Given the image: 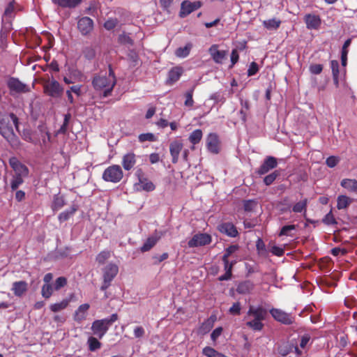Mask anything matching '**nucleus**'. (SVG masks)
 I'll list each match as a JSON object with an SVG mask.
<instances>
[{
  "instance_id": "nucleus-1",
  "label": "nucleus",
  "mask_w": 357,
  "mask_h": 357,
  "mask_svg": "<svg viewBox=\"0 0 357 357\" xmlns=\"http://www.w3.org/2000/svg\"><path fill=\"white\" fill-rule=\"evenodd\" d=\"M17 130L19 128V119L15 114L10 113L8 116H0V134L8 142L12 149L17 150L22 146V142L15 135L13 126Z\"/></svg>"
},
{
  "instance_id": "nucleus-2",
  "label": "nucleus",
  "mask_w": 357,
  "mask_h": 357,
  "mask_svg": "<svg viewBox=\"0 0 357 357\" xmlns=\"http://www.w3.org/2000/svg\"><path fill=\"white\" fill-rule=\"evenodd\" d=\"M116 83V76L111 65H109L108 77L96 75L92 81L93 86L96 91L104 89L103 97H107L111 94Z\"/></svg>"
},
{
  "instance_id": "nucleus-3",
  "label": "nucleus",
  "mask_w": 357,
  "mask_h": 357,
  "mask_svg": "<svg viewBox=\"0 0 357 357\" xmlns=\"http://www.w3.org/2000/svg\"><path fill=\"white\" fill-rule=\"evenodd\" d=\"M268 312L263 306L250 305L247 312L248 317H252L253 319L246 322V326L254 331H261L264 326L262 323L266 319Z\"/></svg>"
},
{
  "instance_id": "nucleus-4",
  "label": "nucleus",
  "mask_w": 357,
  "mask_h": 357,
  "mask_svg": "<svg viewBox=\"0 0 357 357\" xmlns=\"http://www.w3.org/2000/svg\"><path fill=\"white\" fill-rule=\"evenodd\" d=\"M119 319L116 313L112 314L109 317L95 320L91 324L93 334L101 339L107 333L109 327Z\"/></svg>"
},
{
  "instance_id": "nucleus-5",
  "label": "nucleus",
  "mask_w": 357,
  "mask_h": 357,
  "mask_svg": "<svg viewBox=\"0 0 357 357\" xmlns=\"http://www.w3.org/2000/svg\"><path fill=\"white\" fill-rule=\"evenodd\" d=\"M102 272L103 281L100 287V290L106 291L111 285L112 280L117 275L119 267L114 263H109L102 268Z\"/></svg>"
},
{
  "instance_id": "nucleus-6",
  "label": "nucleus",
  "mask_w": 357,
  "mask_h": 357,
  "mask_svg": "<svg viewBox=\"0 0 357 357\" xmlns=\"http://www.w3.org/2000/svg\"><path fill=\"white\" fill-rule=\"evenodd\" d=\"M123 176L121 167L118 165H112L107 167L102 173V179L106 182L119 183Z\"/></svg>"
},
{
  "instance_id": "nucleus-7",
  "label": "nucleus",
  "mask_w": 357,
  "mask_h": 357,
  "mask_svg": "<svg viewBox=\"0 0 357 357\" xmlns=\"http://www.w3.org/2000/svg\"><path fill=\"white\" fill-rule=\"evenodd\" d=\"M44 93L52 98H58L61 97L63 88L59 82L55 79L46 82L43 85Z\"/></svg>"
},
{
  "instance_id": "nucleus-8",
  "label": "nucleus",
  "mask_w": 357,
  "mask_h": 357,
  "mask_svg": "<svg viewBox=\"0 0 357 357\" xmlns=\"http://www.w3.org/2000/svg\"><path fill=\"white\" fill-rule=\"evenodd\" d=\"M269 312L272 317L278 322L284 325H291L294 323V317L281 309L272 307Z\"/></svg>"
},
{
  "instance_id": "nucleus-9",
  "label": "nucleus",
  "mask_w": 357,
  "mask_h": 357,
  "mask_svg": "<svg viewBox=\"0 0 357 357\" xmlns=\"http://www.w3.org/2000/svg\"><path fill=\"white\" fill-rule=\"evenodd\" d=\"M293 351L297 356L303 355V351L299 349L295 340L284 342L278 347V352L282 356H286Z\"/></svg>"
},
{
  "instance_id": "nucleus-10",
  "label": "nucleus",
  "mask_w": 357,
  "mask_h": 357,
  "mask_svg": "<svg viewBox=\"0 0 357 357\" xmlns=\"http://www.w3.org/2000/svg\"><path fill=\"white\" fill-rule=\"evenodd\" d=\"M202 6V2L200 1H183L180 5V17H185L195 10H198Z\"/></svg>"
},
{
  "instance_id": "nucleus-11",
  "label": "nucleus",
  "mask_w": 357,
  "mask_h": 357,
  "mask_svg": "<svg viewBox=\"0 0 357 357\" xmlns=\"http://www.w3.org/2000/svg\"><path fill=\"white\" fill-rule=\"evenodd\" d=\"M211 236L206 233H199L195 234L188 241V245L190 248L204 246L211 242Z\"/></svg>"
},
{
  "instance_id": "nucleus-12",
  "label": "nucleus",
  "mask_w": 357,
  "mask_h": 357,
  "mask_svg": "<svg viewBox=\"0 0 357 357\" xmlns=\"http://www.w3.org/2000/svg\"><path fill=\"white\" fill-rule=\"evenodd\" d=\"M9 165L15 172L14 175L23 177L28 176L29 173L28 167L22 164L16 157H12L9 159Z\"/></svg>"
},
{
  "instance_id": "nucleus-13",
  "label": "nucleus",
  "mask_w": 357,
  "mask_h": 357,
  "mask_svg": "<svg viewBox=\"0 0 357 357\" xmlns=\"http://www.w3.org/2000/svg\"><path fill=\"white\" fill-rule=\"evenodd\" d=\"M306 28L310 30H319L321 25V19L319 15L307 13L303 17Z\"/></svg>"
},
{
  "instance_id": "nucleus-14",
  "label": "nucleus",
  "mask_w": 357,
  "mask_h": 357,
  "mask_svg": "<svg viewBox=\"0 0 357 357\" xmlns=\"http://www.w3.org/2000/svg\"><path fill=\"white\" fill-rule=\"evenodd\" d=\"M220 142L219 137L216 133H209L206 137V148L208 151L213 154H218L220 152Z\"/></svg>"
},
{
  "instance_id": "nucleus-15",
  "label": "nucleus",
  "mask_w": 357,
  "mask_h": 357,
  "mask_svg": "<svg viewBox=\"0 0 357 357\" xmlns=\"http://www.w3.org/2000/svg\"><path fill=\"white\" fill-rule=\"evenodd\" d=\"M278 165L277 159L273 156H267L259 168L257 170L259 175H264Z\"/></svg>"
},
{
  "instance_id": "nucleus-16",
  "label": "nucleus",
  "mask_w": 357,
  "mask_h": 357,
  "mask_svg": "<svg viewBox=\"0 0 357 357\" xmlns=\"http://www.w3.org/2000/svg\"><path fill=\"white\" fill-rule=\"evenodd\" d=\"M77 28L82 35H86L93 30V21L89 17H83L78 20Z\"/></svg>"
},
{
  "instance_id": "nucleus-17",
  "label": "nucleus",
  "mask_w": 357,
  "mask_h": 357,
  "mask_svg": "<svg viewBox=\"0 0 357 357\" xmlns=\"http://www.w3.org/2000/svg\"><path fill=\"white\" fill-rule=\"evenodd\" d=\"M218 230L224 234L232 238L238 236V231L236 226L229 222H222L219 225Z\"/></svg>"
},
{
  "instance_id": "nucleus-18",
  "label": "nucleus",
  "mask_w": 357,
  "mask_h": 357,
  "mask_svg": "<svg viewBox=\"0 0 357 357\" xmlns=\"http://www.w3.org/2000/svg\"><path fill=\"white\" fill-rule=\"evenodd\" d=\"M8 87L12 91L24 93L29 91L28 86L21 82L18 79L11 77L8 82Z\"/></svg>"
},
{
  "instance_id": "nucleus-19",
  "label": "nucleus",
  "mask_w": 357,
  "mask_h": 357,
  "mask_svg": "<svg viewBox=\"0 0 357 357\" xmlns=\"http://www.w3.org/2000/svg\"><path fill=\"white\" fill-rule=\"evenodd\" d=\"M137 162V155L133 152L126 153L121 161V165L126 171L132 169Z\"/></svg>"
},
{
  "instance_id": "nucleus-20",
  "label": "nucleus",
  "mask_w": 357,
  "mask_h": 357,
  "mask_svg": "<svg viewBox=\"0 0 357 357\" xmlns=\"http://www.w3.org/2000/svg\"><path fill=\"white\" fill-rule=\"evenodd\" d=\"M217 47L218 46H211L208 50L209 53L215 63H222L227 58V52L219 50Z\"/></svg>"
},
{
  "instance_id": "nucleus-21",
  "label": "nucleus",
  "mask_w": 357,
  "mask_h": 357,
  "mask_svg": "<svg viewBox=\"0 0 357 357\" xmlns=\"http://www.w3.org/2000/svg\"><path fill=\"white\" fill-rule=\"evenodd\" d=\"M217 320L215 314L211 315L207 319H206L198 328V333L205 335L208 333L211 328L213 327L215 322Z\"/></svg>"
},
{
  "instance_id": "nucleus-22",
  "label": "nucleus",
  "mask_w": 357,
  "mask_h": 357,
  "mask_svg": "<svg viewBox=\"0 0 357 357\" xmlns=\"http://www.w3.org/2000/svg\"><path fill=\"white\" fill-rule=\"evenodd\" d=\"M74 297L75 294L72 293L68 298L62 300L61 302L50 305V310L53 312H57L66 309L68 306L69 303L73 301Z\"/></svg>"
},
{
  "instance_id": "nucleus-23",
  "label": "nucleus",
  "mask_w": 357,
  "mask_h": 357,
  "mask_svg": "<svg viewBox=\"0 0 357 357\" xmlns=\"http://www.w3.org/2000/svg\"><path fill=\"white\" fill-rule=\"evenodd\" d=\"M90 305L88 303L80 305L78 308L75 310L74 314V320L77 322H80L86 319V313L89 309Z\"/></svg>"
},
{
  "instance_id": "nucleus-24",
  "label": "nucleus",
  "mask_w": 357,
  "mask_h": 357,
  "mask_svg": "<svg viewBox=\"0 0 357 357\" xmlns=\"http://www.w3.org/2000/svg\"><path fill=\"white\" fill-rule=\"evenodd\" d=\"M222 261L224 264V269L225 271V273L224 275H220L218 278L220 281L229 280L231 278L232 276V264L229 263V258L222 257Z\"/></svg>"
},
{
  "instance_id": "nucleus-25",
  "label": "nucleus",
  "mask_w": 357,
  "mask_h": 357,
  "mask_svg": "<svg viewBox=\"0 0 357 357\" xmlns=\"http://www.w3.org/2000/svg\"><path fill=\"white\" fill-rule=\"evenodd\" d=\"M255 285L252 282L245 280L238 284L236 291L240 294H248L252 291Z\"/></svg>"
},
{
  "instance_id": "nucleus-26",
  "label": "nucleus",
  "mask_w": 357,
  "mask_h": 357,
  "mask_svg": "<svg viewBox=\"0 0 357 357\" xmlns=\"http://www.w3.org/2000/svg\"><path fill=\"white\" fill-rule=\"evenodd\" d=\"M27 283L25 281L15 282L13 284L12 291L16 296H22L27 291Z\"/></svg>"
},
{
  "instance_id": "nucleus-27",
  "label": "nucleus",
  "mask_w": 357,
  "mask_h": 357,
  "mask_svg": "<svg viewBox=\"0 0 357 357\" xmlns=\"http://www.w3.org/2000/svg\"><path fill=\"white\" fill-rule=\"evenodd\" d=\"M161 235L155 233L154 235L149 237L144 245L141 247V251L144 252L150 250L160 238Z\"/></svg>"
},
{
  "instance_id": "nucleus-28",
  "label": "nucleus",
  "mask_w": 357,
  "mask_h": 357,
  "mask_svg": "<svg viewBox=\"0 0 357 357\" xmlns=\"http://www.w3.org/2000/svg\"><path fill=\"white\" fill-rule=\"evenodd\" d=\"M135 186L137 190H142L146 192H151L155 188V185L146 178H144L142 181L136 183Z\"/></svg>"
},
{
  "instance_id": "nucleus-29",
  "label": "nucleus",
  "mask_w": 357,
  "mask_h": 357,
  "mask_svg": "<svg viewBox=\"0 0 357 357\" xmlns=\"http://www.w3.org/2000/svg\"><path fill=\"white\" fill-rule=\"evenodd\" d=\"M203 136V132L202 130L200 129H196L194 131H192L188 139L190 142L192 144L191 149H195V145L199 144L200 141L202 140Z\"/></svg>"
},
{
  "instance_id": "nucleus-30",
  "label": "nucleus",
  "mask_w": 357,
  "mask_h": 357,
  "mask_svg": "<svg viewBox=\"0 0 357 357\" xmlns=\"http://www.w3.org/2000/svg\"><path fill=\"white\" fill-rule=\"evenodd\" d=\"M341 185L349 191L357 194V181L356 179L344 178L341 181Z\"/></svg>"
},
{
  "instance_id": "nucleus-31",
  "label": "nucleus",
  "mask_w": 357,
  "mask_h": 357,
  "mask_svg": "<svg viewBox=\"0 0 357 357\" xmlns=\"http://www.w3.org/2000/svg\"><path fill=\"white\" fill-rule=\"evenodd\" d=\"M36 39V45H40L43 42H45V45H52L54 42L53 36L48 32L43 33L41 36H37Z\"/></svg>"
},
{
  "instance_id": "nucleus-32",
  "label": "nucleus",
  "mask_w": 357,
  "mask_h": 357,
  "mask_svg": "<svg viewBox=\"0 0 357 357\" xmlns=\"http://www.w3.org/2000/svg\"><path fill=\"white\" fill-rule=\"evenodd\" d=\"M66 205L64 197L59 195L54 196L52 208L53 211H58Z\"/></svg>"
},
{
  "instance_id": "nucleus-33",
  "label": "nucleus",
  "mask_w": 357,
  "mask_h": 357,
  "mask_svg": "<svg viewBox=\"0 0 357 357\" xmlns=\"http://www.w3.org/2000/svg\"><path fill=\"white\" fill-rule=\"evenodd\" d=\"M3 26L0 32V37L1 42L6 37V33L12 29V23L10 19L3 18L2 19Z\"/></svg>"
},
{
  "instance_id": "nucleus-34",
  "label": "nucleus",
  "mask_w": 357,
  "mask_h": 357,
  "mask_svg": "<svg viewBox=\"0 0 357 357\" xmlns=\"http://www.w3.org/2000/svg\"><path fill=\"white\" fill-rule=\"evenodd\" d=\"M202 354L207 357H228L211 347H205Z\"/></svg>"
},
{
  "instance_id": "nucleus-35",
  "label": "nucleus",
  "mask_w": 357,
  "mask_h": 357,
  "mask_svg": "<svg viewBox=\"0 0 357 357\" xmlns=\"http://www.w3.org/2000/svg\"><path fill=\"white\" fill-rule=\"evenodd\" d=\"M281 21L279 19L273 18L263 22V25L269 30H275L279 28Z\"/></svg>"
},
{
  "instance_id": "nucleus-36",
  "label": "nucleus",
  "mask_w": 357,
  "mask_h": 357,
  "mask_svg": "<svg viewBox=\"0 0 357 357\" xmlns=\"http://www.w3.org/2000/svg\"><path fill=\"white\" fill-rule=\"evenodd\" d=\"M351 203V199L349 197L345 195H340L337 200V208L339 210L346 208Z\"/></svg>"
},
{
  "instance_id": "nucleus-37",
  "label": "nucleus",
  "mask_w": 357,
  "mask_h": 357,
  "mask_svg": "<svg viewBox=\"0 0 357 357\" xmlns=\"http://www.w3.org/2000/svg\"><path fill=\"white\" fill-rule=\"evenodd\" d=\"M77 211V208L73 206L70 210H66L59 215L58 219L59 222H63L67 221Z\"/></svg>"
},
{
  "instance_id": "nucleus-38",
  "label": "nucleus",
  "mask_w": 357,
  "mask_h": 357,
  "mask_svg": "<svg viewBox=\"0 0 357 357\" xmlns=\"http://www.w3.org/2000/svg\"><path fill=\"white\" fill-rule=\"evenodd\" d=\"M307 206V199H304L303 200L296 203L292 207V211L294 213H306Z\"/></svg>"
},
{
  "instance_id": "nucleus-39",
  "label": "nucleus",
  "mask_w": 357,
  "mask_h": 357,
  "mask_svg": "<svg viewBox=\"0 0 357 357\" xmlns=\"http://www.w3.org/2000/svg\"><path fill=\"white\" fill-rule=\"evenodd\" d=\"M194 89H190L184 93V105L189 109H192L194 105V100L192 98Z\"/></svg>"
},
{
  "instance_id": "nucleus-40",
  "label": "nucleus",
  "mask_w": 357,
  "mask_h": 357,
  "mask_svg": "<svg viewBox=\"0 0 357 357\" xmlns=\"http://www.w3.org/2000/svg\"><path fill=\"white\" fill-rule=\"evenodd\" d=\"M54 290V287L51 284H43L41 288V295L44 298L48 299L52 296Z\"/></svg>"
},
{
  "instance_id": "nucleus-41",
  "label": "nucleus",
  "mask_w": 357,
  "mask_h": 357,
  "mask_svg": "<svg viewBox=\"0 0 357 357\" xmlns=\"http://www.w3.org/2000/svg\"><path fill=\"white\" fill-rule=\"evenodd\" d=\"M87 343L89 345V349L91 351H95L101 347V343L98 341V340L95 337H89L87 340Z\"/></svg>"
},
{
  "instance_id": "nucleus-42",
  "label": "nucleus",
  "mask_w": 357,
  "mask_h": 357,
  "mask_svg": "<svg viewBox=\"0 0 357 357\" xmlns=\"http://www.w3.org/2000/svg\"><path fill=\"white\" fill-rule=\"evenodd\" d=\"M178 79V67L173 68L168 75L167 83L169 85L175 83Z\"/></svg>"
},
{
  "instance_id": "nucleus-43",
  "label": "nucleus",
  "mask_w": 357,
  "mask_h": 357,
  "mask_svg": "<svg viewBox=\"0 0 357 357\" xmlns=\"http://www.w3.org/2000/svg\"><path fill=\"white\" fill-rule=\"evenodd\" d=\"M296 228V225H288L283 226L280 232L279 236H293L294 234L291 233L292 231H294Z\"/></svg>"
},
{
  "instance_id": "nucleus-44",
  "label": "nucleus",
  "mask_w": 357,
  "mask_h": 357,
  "mask_svg": "<svg viewBox=\"0 0 357 357\" xmlns=\"http://www.w3.org/2000/svg\"><path fill=\"white\" fill-rule=\"evenodd\" d=\"M170 153L172 156V162H177L178 160V142L175 141L170 144Z\"/></svg>"
},
{
  "instance_id": "nucleus-45",
  "label": "nucleus",
  "mask_w": 357,
  "mask_h": 357,
  "mask_svg": "<svg viewBox=\"0 0 357 357\" xmlns=\"http://www.w3.org/2000/svg\"><path fill=\"white\" fill-rule=\"evenodd\" d=\"M111 257L109 250H102L96 256V260L99 264H103Z\"/></svg>"
},
{
  "instance_id": "nucleus-46",
  "label": "nucleus",
  "mask_w": 357,
  "mask_h": 357,
  "mask_svg": "<svg viewBox=\"0 0 357 357\" xmlns=\"http://www.w3.org/2000/svg\"><path fill=\"white\" fill-rule=\"evenodd\" d=\"M23 176L13 175L12 180L10 181V188L12 190H16L20 185L24 183Z\"/></svg>"
},
{
  "instance_id": "nucleus-47",
  "label": "nucleus",
  "mask_w": 357,
  "mask_h": 357,
  "mask_svg": "<svg viewBox=\"0 0 357 357\" xmlns=\"http://www.w3.org/2000/svg\"><path fill=\"white\" fill-rule=\"evenodd\" d=\"M70 119V114H65L63 124L61 125L60 128L56 131V135H59V134H66V133Z\"/></svg>"
},
{
  "instance_id": "nucleus-48",
  "label": "nucleus",
  "mask_w": 357,
  "mask_h": 357,
  "mask_svg": "<svg viewBox=\"0 0 357 357\" xmlns=\"http://www.w3.org/2000/svg\"><path fill=\"white\" fill-rule=\"evenodd\" d=\"M138 139L142 143L144 142H155L157 137L153 133L147 132L140 134L138 137Z\"/></svg>"
},
{
  "instance_id": "nucleus-49",
  "label": "nucleus",
  "mask_w": 357,
  "mask_h": 357,
  "mask_svg": "<svg viewBox=\"0 0 357 357\" xmlns=\"http://www.w3.org/2000/svg\"><path fill=\"white\" fill-rule=\"evenodd\" d=\"M280 174L279 171L275 170L273 172H272L271 174L266 176L264 178V183L266 185H271L275 181L276 178L280 176Z\"/></svg>"
},
{
  "instance_id": "nucleus-50",
  "label": "nucleus",
  "mask_w": 357,
  "mask_h": 357,
  "mask_svg": "<svg viewBox=\"0 0 357 357\" xmlns=\"http://www.w3.org/2000/svg\"><path fill=\"white\" fill-rule=\"evenodd\" d=\"M257 202L253 199H248L243 201V209L246 212H251L254 211L257 206Z\"/></svg>"
},
{
  "instance_id": "nucleus-51",
  "label": "nucleus",
  "mask_w": 357,
  "mask_h": 357,
  "mask_svg": "<svg viewBox=\"0 0 357 357\" xmlns=\"http://www.w3.org/2000/svg\"><path fill=\"white\" fill-rule=\"evenodd\" d=\"M67 284V279L63 276L59 277L56 279L54 284V289L56 291L59 290Z\"/></svg>"
},
{
  "instance_id": "nucleus-52",
  "label": "nucleus",
  "mask_w": 357,
  "mask_h": 357,
  "mask_svg": "<svg viewBox=\"0 0 357 357\" xmlns=\"http://www.w3.org/2000/svg\"><path fill=\"white\" fill-rule=\"evenodd\" d=\"M17 131L20 133L22 139L27 142H33L32 138V132L29 129H24L22 132H20L19 130Z\"/></svg>"
},
{
  "instance_id": "nucleus-53",
  "label": "nucleus",
  "mask_w": 357,
  "mask_h": 357,
  "mask_svg": "<svg viewBox=\"0 0 357 357\" xmlns=\"http://www.w3.org/2000/svg\"><path fill=\"white\" fill-rule=\"evenodd\" d=\"M239 249L238 245H231L225 250L222 257L229 258Z\"/></svg>"
},
{
  "instance_id": "nucleus-54",
  "label": "nucleus",
  "mask_w": 357,
  "mask_h": 357,
  "mask_svg": "<svg viewBox=\"0 0 357 357\" xmlns=\"http://www.w3.org/2000/svg\"><path fill=\"white\" fill-rule=\"evenodd\" d=\"M119 42L121 45H132L133 43L132 39L126 33H123L119 36Z\"/></svg>"
},
{
  "instance_id": "nucleus-55",
  "label": "nucleus",
  "mask_w": 357,
  "mask_h": 357,
  "mask_svg": "<svg viewBox=\"0 0 357 357\" xmlns=\"http://www.w3.org/2000/svg\"><path fill=\"white\" fill-rule=\"evenodd\" d=\"M15 11V7L13 2L8 3L5 9L3 18L11 19Z\"/></svg>"
},
{
  "instance_id": "nucleus-56",
  "label": "nucleus",
  "mask_w": 357,
  "mask_h": 357,
  "mask_svg": "<svg viewBox=\"0 0 357 357\" xmlns=\"http://www.w3.org/2000/svg\"><path fill=\"white\" fill-rule=\"evenodd\" d=\"M119 20L116 18H109L105 23L104 27L107 30H112L118 24Z\"/></svg>"
},
{
  "instance_id": "nucleus-57",
  "label": "nucleus",
  "mask_w": 357,
  "mask_h": 357,
  "mask_svg": "<svg viewBox=\"0 0 357 357\" xmlns=\"http://www.w3.org/2000/svg\"><path fill=\"white\" fill-rule=\"evenodd\" d=\"M241 306L239 302L234 303L231 307L229 309V312L231 315H239L241 314Z\"/></svg>"
},
{
  "instance_id": "nucleus-58",
  "label": "nucleus",
  "mask_w": 357,
  "mask_h": 357,
  "mask_svg": "<svg viewBox=\"0 0 357 357\" xmlns=\"http://www.w3.org/2000/svg\"><path fill=\"white\" fill-rule=\"evenodd\" d=\"M323 222L327 225H335L337 221L335 220L333 214L331 211L327 213L323 219Z\"/></svg>"
},
{
  "instance_id": "nucleus-59",
  "label": "nucleus",
  "mask_w": 357,
  "mask_h": 357,
  "mask_svg": "<svg viewBox=\"0 0 357 357\" xmlns=\"http://www.w3.org/2000/svg\"><path fill=\"white\" fill-rule=\"evenodd\" d=\"M331 255H333L335 257L337 256H344L347 253V250L345 248H341L339 247H335L331 249Z\"/></svg>"
},
{
  "instance_id": "nucleus-60",
  "label": "nucleus",
  "mask_w": 357,
  "mask_h": 357,
  "mask_svg": "<svg viewBox=\"0 0 357 357\" xmlns=\"http://www.w3.org/2000/svg\"><path fill=\"white\" fill-rule=\"evenodd\" d=\"M134 336L135 338H142L145 335V330L141 326L135 327L133 331Z\"/></svg>"
},
{
  "instance_id": "nucleus-61",
  "label": "nucleus",
  "mask_w": 357,
  "mask_h": 357,
  "mask_svg": "<svg viewBox=\"0 0 357 357\" xmlns=\"http://www.w3.org/2000/svg\"><path fill=\"white\" fill-rule=\"evenodd\" d=\"M323 70V65L321 64H312L310 66V72L313 75H319Z\"/></svg>"
},
{
  "instance_id": "nucleus-62",
  "label": "nucleus",
  "mask_w": 357,
  "mask_h": 357,
  "mask_svg": "<svg viewBox=\"0 0 357 357\" xmlns=\"http://www.w3.org/2000/svg\"><path fill=\"white\" fill-rule=\"evenodd\" d=\"M338 162H339V158L336 156L332 155V156H329L326 159V164L327 165L328 167L333 168L337 165Z\"/></svg>"
},
{
  "instance_id": "nucleus-63",
  "label": "nucleus",
  "mask_w": 357,
  "mask_h": 357,
  "mask_svg": "<svg viewBox=\"0 0 357 357\" xmlns=\"http://www.w3.org/2000/svg\"><path fill=\"white\" fill-rule=\"evenodd\" d=\"M259 71V67L257 63L252 62L249 66V68L248 70V76H252L257 73Z\"/></svg>"
},
{
  "instance_id": "nucleus-64",
  "label": "nucleus",
  "mask_w": 357,
  "mask_h": 357,
  "mask_svg": "<svg viewBox=\"0 0 357 357\" xmlns=\"http://www.w3.org/2000/svg\"><path fill=\"white\" fill-rule=\"evenodd\" d=\"M210 99L214 100L216 103H218V102L224 103L226 100L225 98L218 92L213 93L211 96Z\"/></svg>"
}]
</instances>
